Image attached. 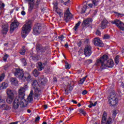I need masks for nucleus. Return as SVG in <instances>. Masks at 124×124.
Returning <instances> with one entry per match:
<instances>
[{"mask_svg":"<svg viewBox=\"0 0 124 124\" xmlns=\"http://www.w3.org/2000/svg\"><path fill=\"white\" fill-rule=\"evenodd\" d=\"M27 88H28V85H25L24 87H21L18 90L19 96L16 97L13 104L14 109H18L19 105L20 107H25L27 105V101L24 99L25 93Z\"/></svg>","mask_w":124,"mask_h":124,"instance_id":"f257e3e1","label":"nucleus"},{"mask_svg":"<svg viewBox=\"0 0 124 124\" xmlns=\"http://www.w3.org/2000/svg\"><path fill=\"white\" fill-rule=\"evenodd\" d=\"M109 58L107 55H103L96 61V65L100 66V71L106 69L107 67L112 68L114 66V62L112 60H108Z\"/></svg>","mask_w":124,"mask_h":124,"instance_id":"f03ea898","label":"nucleus"},{"mask_svg":"<svg viewBox=\"0 0 124 124\" xmlns=\"http://www.w3.org/2000/svg\"><path fill=\"white\" fill-rule=\"evenodd\" d=\"M15 76H16V77L18 78L19 80L24 81V82L27 81L29 82H31V81L32 80L31 74L27 72L24 73V71L19 68L16 69L15 72Z\"/></svg>","mask_w":124,"mask_h":124,"instance_id":"7ed1b4c3","label":"nucleus"},{"mask_svg":"<svg viewBox=\"0 0 124 124\" xmlns=\"http://www.w3.org/2000/svg\"><path fill=\"white\" fill-rule=\"evenodd\" d=\"M26 1H28L29 9V12H31L33 9H36L38 8L39 3H40V0H25Z\"/></svg>","mask_w":124,"mask_h":124,"instance_id":"20e7f679","label":"nucleus"},{"mask_svg":"<svg viewBox=\"0 0 124 124\" xmlns=\"http://www.w3.org/2000/svg\"><path fill=\"white\" fill-rule=\"evenodd\" d=\"M32 86L33 89L34 90V93L35 94V96L37 97L39 96L40 94H41V87L38 84L37 80H33L32 83Z\"/></svg>","mask_w":124,"mask_h":124,"instance_id":"39448f33","label":"nucleus"},{"mask_svg":"<svg viewBox=\"0 0 124 124\" xmlns=\"http://www.w3.org/2000/svg\"><path fill=\"white\" fill-rule=\"evenodd\" d=\"M31 31V21L28 20L22 27V33H29Z\"/></svg>","mask_w":124,"mask_h":124,"instance_id":"423d86ee","label":"nucleus"},{"mask_svg":"<svg viewBox=\"0 0 124 124\" xmlns=\"http://www.w3.org/2000/svg\"><path fill=\"white\" fill-rule=\"evenodd\" d=\"M112 118L108 117L107 119V112L104 111L102 117L101 124H112Z\"/></svg>","mask_w":124,"mask_h":124,"instance_id":"0eeeda50","label":"nucleus"},{"mask_svg":"<svg viewBox=\"0 0 124 124\" xmlns=\"http://www.w3.org/2000/svg\"><path fill=\"white\" fill-rule=\"evenodd\" d=\"M108 102L110 106H115L118 103V99L116 98V95L111 94L108 97Z\"/></svg>","mask_w":124,"mask_h":124,"instance_id":"6e6552de","label":"nucleus"},{"mask_svg":"<svg viewBox=\"0 0 124 124\" xmlns=\"http://www.w3.org/2000/svg\"><path fill=\"white\" fill-rule=\"evenodd\" d=\"M0 109L1 110H10L11 109L10 107L5 104V100L3 99L1 96H0Z\"/></svg>","mask_w":124,"mask_h":124,"instance_id":"1a4fd4ad","label":"nucleus"},{"mask_svg":"<svg viewBox=\"0 0 124 124\" xmlns=\"http://www.w3.org/2000/svg\"><path fill=\"white\" fill-rule=\"evenodd\" d=\"M113 25H116L121 31H124V23L119 19H115L111 22Z\"/></svg>","mask_w":124,"mask_h":124,"instance_id":"9d476101","label":"nucleus"},{"mask_svg":"<svg viewBox=\"0 0 124 124\" xmlns=\"http://www.w3.org/2000/svg\"><path fill=\"white\" fill-rule=\"evenodd\" d=\"M41 32V25L39 23L35 24L33 29V33L35 35H38Z\"/></svg>","mask_w":124,"mask_h":124,"instance_id":"9b49d317","label":"nucleus"},{"mask_svg":"<svg viewBox=\"0 0 124 124\" xmlns=\"http://www.w3.org/2000/svg\"><path fill=\"white\" fill-rule=\"evenodd\" d=\"M71 18H72V14L70 13L69 9H68L64 14V20L66 23H67Z\"/></svg>","mask_w":124,"mask_h":124,"instance_id":"f8f14e48","label":"nucleus"},{"mask_svg":"<svg viewBox=\"0 0 124 124\" xmlns=\"http://www.w3.org/2000/svg\"><path fill=\"white\" fill-rule=\"evenodd\" d=\"M84 55L86 57H90L92 55V47L90 46H86L84 48Z\"/></svg>","mask_w":124,"mask_h":124,"instance_id":"ddd939ff","label":"nucleus"},{"mask_svg":"<svg viewBox=\"0 0 124 124\" xmlns=\"http://www.w3.org/2000/svg\"><path fill=\"white\" fill-rule=\"evenodd\" d=\"M19 23L16 20H15L13 23H12L10 27V32H13L14 30L19 27Z\"/></svg>","mask_w":124,"mask_h":124,"instance_id":"4468645a","label":"nucleus"},{"mask_svg":"<svg viewBox=\"0 0 124 124\" xmlns=\"http://www.w3.org/2000/svg\"><path fill=\"white\" fill-rule=\"evenodd\" d=\"M93 22V19L92 18H87L83 20L82 26L83 28H86V27H89L90 25Z\"/></svg>","mask_w":124,"mask_h":124,"instance_id":"2eb2a0df","label":"nucleus"},{"mask_svg":"<svg viewBox=\"0 0 124 124\" xmlns=\"http://www.w3.org/2000/svg\"><path fill=\"white\" fill-rule=\"evenodd\" d=\"M93 42L95 46H99V47H103V46H104L102 41H101L98 38H95L93 40Z\"/></svg>","mask_w":124,"mask_h":124,"instance_id":"dca6fc26","label":"nucleus"},{"mask_svg":"<svg viewBox=\"0 0 124 124\" xmlns=\"http://www.w3.org/2000/svg\"><path fill=\"white\" fill-rule=\"evenodd\" d=\"M100 27L101 29H106L108 27V21L105 19H103L101 23Z\"/></svg>","mask_w":124,"mask_h":124,"instance_id":"f3484780","label":"nucleus"},{"mask_svg":"<svg viewBox=\"0 0 124 124\" xmlns=\"http://www.w3.org/2000/svg\"><path fill=\"white\" fill-rule=\"evenodd\" d=\"M2 33L3 34H6L8 31V25L7 24H3L2 25Z\"/></svg>","mask_w":124,"mask_h":124,"instance_id":"a211bd4d","label":"nucleus"},{"mask_svg":"<svg viewBox=\"0 0 124 124\" xmlns=\"http://www.w3.org/2000/svg\"><path fill=\"white\" fill-rule=\"evenodd\" d=\"M45 64H46V63L44 62L42 63L41 62H39L38 63V66L37 68L38 70L40 71H41L43 69H44V67H45Z\"/></svg>","mask_w":124,"mask_h":124,"instance_id":"6ab92c4d","label":"nucleus"},{"mask_svg":"<svg viewBox=\"0 0 124 124\" xmlns=\"http://www.w3.org/2000/svg\"><path fill=\"white\" fill-rule=\"evenodd\" d=\"M7 94L9 97H15L14 96V91L10 89L7 90Z\"/></svg>","mask_w":124,"mask_h":124,"instance_id":"aec40b11","label":"nucleus"},{"mask_svg":"<svg viewBox=\"0 0 124 124\" xmlns=\"http://www.w3.org/2000/svg\"><path fill=\"white\" fill-rule=\"evenodd\" d=\"M37 51H40L42 52H44L46 51V47L41 46L39 45H38L36 47Z\"/></svg>","mask_w":124,"mask_h":124,"instance_id":"412c9836","label":"nucleus"},{"mask_svg":"<svg viewBox=\"0 0 124 124\" xmlns=\"http://www.w3.org/2000/svg\"><path fill=\"white\" fill-rule=\"evenodd\" d=\"M47 79L45 78H44V77H42V78H41L39 79V83L41 85V86H42V85H44V84L47 83Z\"/></svg>","mask_w":124,"mask_h":124,"instance_id":"4be33fe9","label":"nucleus"},{"mask_svg":"<svg viewBox=\"0 0 124 124\" xmlns=\"http://www.w3.org/2000/svg\"><path fill=\"white\" fill-rule=\"evenodd\" d=\"M8 87V83L6 82H2L1 84L0 85V91L2 90H4L6 89Z\"/></svg>","mask_w":124,"mask_h":124,"instance_id":"5701e85b","label":"nucleus"},{"mask_svg":"<svg viewBox=\"0 0 124 124\" xmlns=\"http://www.w3.org/2000/svg\"><path fill=\"white\" fill-rule=\"evenodd\" d=\"M32 100H33V99L32 98V96L31 95V94H30L27 99V101H26L27 103V105L28 104V103L31 102Z\"/></svg>","mask_w":124,"mask_h":124,"instance_id":"b1692460","label":"nucleus"},{"mask_svg":"<svg viewBox=\"0 0 124 124\" xmlns=\"http://www.w3.org/2000/svg\"><path fill=\"white\" fill-rule=\"evenodd\" d=\"M13 100H14V97H8L7 99H6V102L9 104H11Z\"/></svg>","mask_w":124,"mask_h":124,"instance_id":"393cba45","label":"nucleus"},{"mask_svg":"<svg viewBox=\"0 0 124 124\" xmlns=\"http://www.w3.org/2000/svg\"><path fill=\"white\" fill-rule=\"evenodd\" d=\"M11 81L12 82V84H14V85H17V84H18V81L16 78H11Z\"/></svg>","mask_w":124,"mask_h":124,"instance_id":"a878e982","label":"nucleus"},{"mask_svg":"<svg viewBox=\"0 0 124 124\" xmlns=\"http://www.w3.org/2000/svg\"><path fill=\"white\" fill-rule=\"evenodd\" d=\"M87 77L88 76H86L85 77L81 79L80 81L79 82V84H80V85H83V84H84V82L86 81V79H87Z\"/></svg>","mask_w":124,"mask_h":124,"instance_id":"bb28decb","label":"nucleus"},{"mask_svg":"<svg viewBox=\"0 0 124 124\" xmlns=\"http://www.w3.org/2000/svg\"><path fill=\"white\" fill-rule=\"evenodd\" d=\"M33 74L35 77H37L39 75V72L37 69H34L33 71Z\"/></svg>","mask_w":124,"mask_h":124,"instance_id":"cd10ccee","label":"nucleus"},{"mask_svg":"<svg viewBox=\"0 0 124 124\" xmlns=\"http://www.w3.org/2000/svg\"><path fill=\"white\" fill-rule=\"evenodd\" d=\"M114 60H115V63L116 64H118L120 62V56L119 55L116 56L114 59Z\"/></svg>","mask_w":124,"mask_h":124,"instance_id":"c85d7f7f","label":"nucleus"},{"mask_svg":"<svg viewBox=\"0 0 124 124\" xmlns=\"http://www.w3.org/2000/svg\"><path fill=\"white\" fill-rule=\"evenodd\" d=\"M81 24V22L79 21L78 23H77L74 27V29L75 31H77L78 30V28H79V26Z\"/></svg>","mask_w":124,"mask_h":124,"instance_id":"c756f323","label":"nucleus"},{"mask_svg":"<svg viewBox=\"0 0 124 124\" xmlns=\"http://www.w3.org/2000/svg\"><path fill=\"white\" fill-rule=\"evenodd\" d=\"M4 77H5V74L4 73H2L0 76V82H2L3 79H4Z\"/></svg>","mask_w":124,"mask_h":124,"instance_id":"7c9ffc66","label":"nucleus"},{"mask_svg":"<svg viewBox=\"0 0 124 124\" xmlns=\"http://www.w3.org/2000/svg\"><path fill=\"white\" fill-rule=\"evenodd\" d=\"M79 111L80 113H81L82 115H84V116H86L87 115V113H86V111H85V110L83 109H80L79 110Z\"/></svg>","mask_w":124,"mask_h":124,"instance_id":"2f4dec72","label":"nucleus"},{"mask_svg":"<svg viewBox=\"0 0 124 124\" xmlns=\"http://www.w3.org/2000/svg\"><path fill=\"white\" fill-rule=\"evenodd\" d=\"M71 67V66H70V65H69V64H68V63H67V62L65 63V68L66 69H70Z\"/></svg>","mask_w":124,"mask_h":124,"instance_id":"473e14b6","label":"nucleus"},{"mask_svg":"<svg viewBox=\"0 0 124 124\" xmlns=\"http://www.w3.org/2000/svg\"><path fill=\"white\" fill-rule=\"evenodd\" d=\"M97 0H92L93 4L94 6H96L97 5Z\"/></svg>","mask_w":124,"mask_h":124,"instance_id":"72a5a7b5","label":"nucleus"},{"mask_svg":"<svg viewBox=\"0 0 124 124\" xmlns=\"http://www.w3.org/2000/svg\"><path fill=\"white\" fill-rule=\"evenodd\" d=\"M26 53V49H23L20 51V54L21 55H25V53Z\"/></svg>","mask_w":124,"mask_h":124,"instance_id":"f704fd0d","label":"nucleus"},{"mask_svg":"<svg viewBox=\"0 0 124 124\" xmlns=\"http://www.w3.org/2000/svg\"><path fill=\"white\" fill-rule=\"evenodd\" d=\"M86 9H87V6H84L83 7V8L82 9V11H81L82 13H85L86 12Z\"/></svg>","mask_w":124,"mask_h":124,"instance_id":"c9c22d12","label":"nucleus"},{"mask_svg":"<svg viewBox=\"0 0 124 124\" xmlns=\"http://www.w3.org/2000/svg\"><path fill=\"white\" fill-rule=\"evenodd\" d=\"M110 38V35L108 34H106L104 36V39H109Z\"/></svg>","mask_w":124,"mask_h":124,"instance_id":"e433bc0d","label":"nucleus"},{"mask_svg":"<svg viewBox=\"0 0 124 124\" xmlns=\"http://www.w3.org/2000/svg\"><path fill=\"white\" fill-rule=\"evenodd\" d=\"M7 58H8V55L6 54L4 55V57L3 58V60L4 62H6V60H7Z\"/></svg>","mask_w":124,"mask_h":124,"instance_id":"4c0bfd02","label":"nucleus"},{"mask_svg":"<svg viewBox=\"0 0 124 124\" xmlns=\"http://www.w3.org/2000/svg\"><path fill=\"white\" fill-rule=\"evenodd\" d=\"M116 115H117V111H116V110H113V113H112L113 117L115 118V117H116Z\"/></svg>","mask_w":124,"mask_h":124,"instance_id":"58836bf2","label":"nucleus"},{"mask_svg":"<svg viewBox=\"0 0 124 124\" xmlns=\"http://www.w3.org/2000/svg\"><path fill=\"white\" fill-rule=\"evenodd\" d=\"M39 120H40V117H39V116H37L35 118V122L37 123V122L39 121Z\"/></svg>","mask_w":124,"mask_h":124,"instance_id":"ea45409f","label":"nucleus"},{"mask_svg":"<svg viewBox=\"0 0 124 124\" xmlns=\"http://www.w3.org/2000/svg\"><path fill=\"white\" fill-rule=\"evenodd\" d=\"M22 62L23 63L24 65H27V61H26L25 59H22Z\"/></svg>","mask_w":124,"mask_h":124,"instance_id":"a19ab883","label":"nucleus"},{"mask_svg":"<svg viewBox=\"0 0 124 124\" xmlns=\"http://www.w3.org/2000/svg\"><path fill=\"white\" fill-rule=\"evenodd\" d=\"M93 106L94 107V105L93 103V102L90 101V104L89 106V108H92Z\"/></svg>","mask_w":124,"mask_h":124,"instance_id":"79ce46f5","label":"nucleus"},{"mask_svg":"<svg viewBox=\"0 0 124 124\" xmlns=\"http://www.w3.org/2000/svg\"><path fill=\"white\" fill-rule=\"evenodd\" d=\"M1 4L0 5V8H2V9H3V8H4V6H5V5H4V3H2V2H1Z\"/></svg>","mask_w":124,"mask_h":124,"instance_id":"37998d69","label":"nucleus"},{"mask_svg":"<svg viewBox=\"0 0 124 124\" xmlns=\"http://www.w3.org/2000/svg\"><path fill=\"white\" fill-rule=\"evenodd\" d=\"M82 93L83 95H85V94H87V93H88V91H87V90H84L82 91Z\"/></svg>","mask_w":124,"mask_h":124,"instance_id":"c03bdc74","label":"nucleus"},{"mask_svg":"<svg viewBox=\"0 0 124 124\" xmlns=\"http://www.w3.org/2000/svg\"><path fill=\"white\" fill-rule=\"evenodd\" d=\"M64 38V37H63V35H61V36H60L59 37V39H60V40H61V41H62V40Z\"/></svg>","mask_w":124,"mask_h":124,"instance_id":"a18cd8bd","label":"nucleus"},{"mask_svg":"<svg viewBox=\"0 0 124 124\" xmlns=\"http://www.w3.org/2000/svg\"><path fill=\"white\" fill-rule=\"evenodd\" d=\"M96 34H97V35H100V31H99L98 30H97L96 31Z\"/></svg>","mask_w":124,"mask_h":124,"instance_id":"49530a36","label":"nucleus"},{"mask_svg":"<svg viewBox=\"0 0 124 124\" xmlns=\"http://www.w3.org/2000/svg\"><path fill=\"white\" fill-rule=\"evenodd\" d=\"M21 14L24 16L26 15V12H25L24 11H22L21 13Z\"/></svg>","mask_w":124,"mask_h":124,"instance_id":"de8ad7c7","label":"nucleus"},{"mask_svg":"<svg viewBox=\"0 0 124 124\" xmlns=\"http://www.w3.org/2000/svg\"><path fill=\"white\" fill-rule=\"evenodd\" d=\"M70 1V0H68L66 2H64V4L65 5H66V4H67V3H69V2Z\"/></svg>","mask_w":124,"mask_h":124,"instance_id":"09e8293b","label":"nucleus"},{"mask_svg":"<svg viewBox=\"0 0 124 124\" xmlns=\"http://www.w3.org/2000/svg\"><path fill=\"white\" fill-rule=\"evenodd\" d=\"M68 90L69 91V92H71V91H72V86H69Z\"/></svg>","mask_w":124,"mask_h":124,"instance_id":"8fccbe9b","label":"nucleus"},{"mask_svg":"<svg viewBox=\"0 0 124 124\" xmlns=\"http://www.w3.org/2000/svg\"><path fill=\"white\" fill-rule=\"evenodd\" d=\"M68 93H69V90H67V89H65V93L66 94H68Z\"/></svg>","mask_w":124,"mask_h":124,"instance_id":"3c124183","label":"nucleus"},{"mask_svg":"<svg viewBox=\"0 0 124 124\" xmlns=\"http://www.w3.org/2000/svg\"><path fill=\"white\" fill-rule=\"evenodd\" d=\"M27 33L22 34V37H23V38H25V37H26V36H27Z\"/></svg>","mask_w":124,"mask_h":124,"instance_id":"603ef678","label":"nucleus"},{"mask_svg":"<svg viewBox=\"0 0 124 124\" xmlns=\"http://www.w3.org/2000/svg\"><path fill=\"white\" fill-rule=\"evenodd\" d=\"M88 6H89V7L92 8L93 7V6H94V5H93V4L90 3L88 4Z\"/></svg>","mask_w":124,"mask_h":124,"instance_id":"864d4df0","label":"nucleus"},{"mask_svg":"<svg viewBox=\"0 0 124 124\" xmlns=\"http://www.w3.org/2000/svg\"><path fill=\"white\" fill-rule=\"evenodd\" d=\"M72 102H73V103H74L75 104H77V101H76L74 100H72Z\"/></svg>","mask_w":124,"mask_h":124,"instance_id":"5fc2aeb1","label":"nucleus"},{"mask_svg":"<svg viewBox=\"0 0 124 124\" xmlns=\"http://www.w3.org/2000/svg\"><path fill=\"white\" fill-rule=\"evenodd\" d=\"M44 109H47V108H48V106H47V105H44Z\"/></svg>","mask_w":124,"mask_h":124,"instance_id":"6e6d98bb","label":"nucleus"},{"mask_svg":"<svg viewBox=\"0 0 124 124\" xmlns=\"http://www.w3.org/2000/svg\"><path fill=\"white\" fill-rule=\"evenodd\" d=\"M57 14H59V15H60V16H61V15H62V12H57Z\"/></svg>","mask_w":124,"mask_h":124,"instance_id":"4d7b16f0","label":"nucleus"},{"mask_svg":"<svg viewBox=\"0 0 124 124\" xmlns=\"http://www.w3.org/2000/svg\"><path fill=\"white\" fill-rule=\"evenodd\" d=\"M87 62H90V63L93 62V61H92V60H87Z\"/></svg>","mask_w":124,"mask_h":124,"instance_id":"13d9d810","label":"nucleus"},{"mask_svg":"<svg viewBox=\"0 0 124 124\" xmlns=\"http://www.w3.org/2000/svg\"><path fill=\"white\" fill-rule=\"evenodd\" d=\"M10 124H18V122H12V123H10Z\"/></svg>","mask_w":124,"mask_h":124,"instance_id":"bf43d9fd","label":"nucleus"},{"mask_svg":"<svg viewBox=\"0 0 124 124\" xmlns=\"http://www.w3.org/2000/svg\"><path fill=\"white\" fill-rule=\"evenodd\" d=\"M65 47L66 48H68V44H67V43H66L65 45H64Z\"/></svg>","mask_w":124,"mask_h":124,"instance_id":"052dcab7","label":"nucleus"},{"mask_svg":"<svg viewBox=\"0 0 124 124\" xmlns=\"http://www.w3.org/2000/svg\"><path fill=\"white\" fill-rule=\"evenodd\" d=\"M27 112H28V113H31V110H30V109H28L27 110Z\"/></svg>","mask_w":124,"mask_h":124,"instance_id":"680f3d73","label":"nucleus"},{"mask_svg":"<svg viewBox=\"0 0 124 124\" xmlns=\"http://www.w3.org/2000/svg\"><path fill=\"white\" fill-rule=\"evenodd\" d=\"M54 8L55 9H58V6H57V5H54Z\"/></svg>","mask_w":124,"mask_h":124,"instance_id":"e2e57ef3","label":"nucleus"},{"mask_svg":"<svg viewBox=\"0 0 124 124\" xmlns=\"http://www.w3.org/2000/svg\"><path fill=\"white\" fill-rule=\"evenodd\" d=\"M60 2L62 3H64V1H63V0H60Z\"/></svg>","mask_w":124,"mask_h":124,"instance_id":"0e129e2a","label":"nucleus"},{"mask_svg":"<svg viewBox=\"0 0 124 124\" xmlns=\"http://www.w3.org/2000/svg\"><path fill=\"white\" fill-rule=\"evenodd\" d=\"M97 104V102H95L94 103V106H95Z\"/></svg>","mask_w":124,"mask_h":124,"instance_id":"69168bd1","label":"nucleus"},{"mask_svg":"<svg viewBox=\"0 0 124 124\" xmlns=\"http://www.w3.org/2000/svg\"><path fill=\"white\" fill-rule=\"evenodd\" d=\"M78 107H80V106H81V104L80 103H78Z\"/></svg>","mask_w":124,"mask_h":124,"instance_id":"338daca9","label":"nucleus"},{"mask_svg":"<svg viewBox=\"0 0 124 124\" xmlns=\"http://www.w3.org/2000/svg\"><path fill=\"white\" fill-rule=\"evenodd\" d=\"M42 124H47V123L46 122H44Z\"/></svg>","mask_w":124,"mask_h":124,"instance_id":"774afa93","label":"nucleus"}]
</instances>
